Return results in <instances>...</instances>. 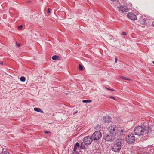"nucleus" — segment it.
I'll use <instances>...</instances> for the list:
<instances>
[{
    "label": "nucleus",
    "mask_w": 154,
    "mask_h": 154,
    "mask_svg": "<svg viewBox=\"0 0 154 154\" xmlns=\"http://www.w3.org/2000/svg\"><path fill=\"white\" fill-rule=\"evenodd\" d=\"M77 111H76V112H75V113H74V114H76V113H77Z\"/></svg>",
    "instance_id": "obj_31"
},
{
    "label": "nucleus",
    "mask_w": 154,
    "mask_h": 154,
    "mask_svg": "<svg viewBox=\"0 0 154 154\" xmlns=\"http://www.w3.org/2000/svg\"><path fill=\"white\" fill-rule=\"evenodd\" d=\"M2 154H9L8 152L7 151H5L2 152Z\"/></svg>",
    "instance_id": "obj_19"
},
{
    "label": "nucleus",
    "mask_w": 154,
    "mask_h": 154,
    "mask_svg": "<svg viewBox=\"0 0 154 154\" xmlns=\"http://www.w3.org/2000/svg\"><path fill=\"white\" fill-rule=\"evenodd\" d=\"M107 89H108V90H112V91L113 90L112 89H109V88H107Z\"/></svg>",
    "instance_id": "obj_29"
},
{
    "label": "nucleus",
    "mask_w": 154,
    "mask_h": 154,
    "mask_svg": "<svg viewBox=\"0 0 154 154\" xmlns=\"http://www.w3.org/2000/svg\"><path fill=\"white\" fill-rule=\"evenodd\" d=\"M26 78L23 76H22L20 78V80L23 82H24L25 81Z\"/></svg>",
    "instance_id": "obj_16"
},
{
    "label": "nucleus",
    "mask_w": 154,
    "mask_h": 154,
    "mask_svg": "<svg viewBox=\"0 0 154 154\" xmlns=\"http://www.w3.org/2000/svg\"><path fill=\"white\" fill-rule=\"evenodd\" d=\"M16 46L17 47H20V44L19 43H16Z\"/></svg>",
    "instance_id": "obj_24"
},
{
    "label": "nucleus",
    "mask_w": 154,
    "mask_h": 154,
    "mask_svg": "<svg viewBox=\"0 0 154 154\" xmlns=\"http://www.w3.org/2000/svg\"><path fill=\"white\" fill-rule=\"evenodd\" d=\"M127 16L128 18L132 20H135L137 19L136 15L132 13H128L127 14Z\"/></svg>",
    "instance_id": "obj_9"
},
{
    "label": "nucleus",
    "mask_w": 154,
    "mask_h": 154,
    "mask_svg": "<svg viewBox=\"0 0 154 154\" xmlns=\"http://www.w3.org/2000/svg\"><path fill=\"white\" fill-rule=\"evenodd\" d=\"M124 131L123 130H121V132L122 133H120V135H122L123 134V133L124 132Z\"/></svg>",
    "instance_id": "obj_22"
},
{
    "label": "nucleus",
    "mask_w": 154,
    "mask_h": 154,
    "mask_svg": "<svg viewBox=\"0 0 154 154\" xmlns=\"http://www.w3.org/2000/svg\"><path fill=\"white\" fill-rule=\"evenodd\" d=\"M23 27L22 26V25H20L18 26V28L20 29H21Z\"/></svg>",
    "instance_id": "obj_23"
},
{
    "label": "nucleus",
    "mask_w": 154,
    "mask_h": 154,
    "mask_svg": "<svg viewBox=\"0 0 154 154\" xmlns=\"http://www.w3.org/2000/svg\"><path fill=\"white\" fill-rule=\"evenodd\" d=\"M123 142L122 139H118L112 147V150L116 152H119L121 149V144Z\"/></svg>",
    "instance_id": "obj_2"
},
{
    "label": "nucleus",
    "mask_w": 154,
    "mask_h": 154,
    "mask_svg": "<svg viewBox=\"0 0 154 154\" xmlns=\"http://www.w3.org/2000/svg\"><path fill=\"white\" fill-rule=\"evenodd\" d=\"M101 137V133L100 131H96L93 133L91 137L93 140L95 142L98 143L100 142Z\"/></svg>",
    "instance_id": "obj_3"
},
{
    "label": "nucleus",
    "mask_w": 154,
    "mask_h": 154,
    "mask_svg": "<svg viewBox=\"0 0 154 154\" xmlns=\"http://www.w3.org/2000/svg\"><path fill=\"white\" fill-rule=\"evenodd\" d=\"M122 35H126V34L125 32H122Z\"/></svg>",
    "instance_id": "obj_25"
},
{
    "label": "nucleus",
    "mask_w": 154,
    "mask_h": 154,
    "mask_svg": "<svg viewBox=\"0 0 154 154\" xmlns=\"http://www.w3.org/2000/svg\"><path fill=\"white\" fill-rule=\"evenodd\" d=\"M85 144L83 143H82L80 145V148L82 149H84L86 148V147L85 146Z\"/></svg>",
    "instance_id": "obj_13"
},
{
    "label": "nucleus",
    "mask_w": 154,
    "mask_h": 154,
    "mask_svg": "<svg viewBox=\"0 0 154 154\" xmlns=\"http://www.w3.org/2000/svg\"><path fill=\"white\" fill-rule=\"evenodd\" d=\"M44 132L45 133V134H49V133H51V132H50V131H44Z\"/></svg>",
    "instance_id": "obj_20"
},
{
    "label": "nucleus",
    "mask_w": 154,
    "mask_h": 154,
    "mask_svg": "<svg viewBox=\"0 0 154 154\" xmlns=\"http://www.w3.org/2000/svg\"><path fill=\"white\" fill-rule=\"evenodd\" d=\"M135 140V137L134 134H130L128 135L126 138V141L129 144L133 143H134Z\"/></svg>",
    "instance_id": "obj_4"
},
{
    "label": "nucleus",
    "mask_w": 154,
    "mask_h": 154,
    "mask_svg": "<svg viewBox=\"0 0 154 154\" xmlns=\"http://www.w3.org/2000/svg\"><path fill=\"white\" fill-rule=\"evenodd\" d=\"M152 24L154 26V22H153L152 23Z\"/></svg>",
    "instance_id": "obj_30"
},
{
    "label": "nucleus",
    "mask_w": 154,
    "mask_h": 154,
    "mask_svg": "<svg viewBox=\"0 0 154 154\" xmlns=\"http://www.w3.org/2000/svg\"><path fill=\"white\" fill-rule=\"evenodd\" d=\"M47 13H50V10L49 8L48 10V11H47Z\"/></svg>",
    "instance_id": "obj_26"
},
{
    "label": "nucleus",
    "mask_w": 154,
    "mask_h": 154,
    "mask_svg": "<svg viewBox=\"0 0 154 154\" xmlns=\"http://www.w3.org/2000/svg\"><path fill=\"white\" fill-rule=\"evenodd\" d=\"M3 62L2 61H0V65H3Z\"/></svg>",
    "instance_id": "obj_28"
},
{
    "label": "nucleus",
    "mask_w": 154,
    "mask_h": 154,
    "mask_svg": "<svg viewBox=\"0 0 154 154\" xmlns=\"http://www.w3.org/2000/svg\"><path fill=\"white\" fill-rule=\"evenodd\" d=\"M146 124V125H143V127L142 126H138L135 128L134 130L135 134L140 136L142 135L144 132H145V134L149 133L151 129V127L147 123Z\"/></svg>",
    "instance_id": "obj_1"
},
{
    "label": "nucleus",
    "mask_w": 154,
    "mask_h": 154,
    "mask_svg": "<svg viewBox=\"0 0 154 154\" xmlns=\"http://www.w3.org/2000/svg\"><path fill=\"white\" fill-rule=\"evenodd\" d=\"M92 102V100H84L82 101V102L83 103H91Z\"/></svg>",
    "instance_id": "obj_14"
},
{
    "label": "nucleus",
    "mask_w": 154,
    "mask_h": 154,
    "mask_svg": "<svg viewBox=\"0 0 154 154\" xmlns=\"http://www.w3.org/2000/svg\"><path fill=\"white\" fill-rule=\"evenodd\" d=\"M152 63L154 64V61H152Z\"/></svg>",
    "instance_id": "obj_32"
},
{
    "label": "nucleus",
    "mask_w": 154,
    "mask_h": 154,
    "mask_svg": "<svg viewBox=\"0 0 154 154\" xmlns=\"http://www.w3.org/2000/svg\"><path fill=\"white\" fill-rule=\"evenodd\" d=\"M79 147L80 145L79 144L78 142H77L74 146V147L73 150V151L75 152L76 151L77 148H79Z\"/></svg>",
    "instance_id": "obj_11"
},
{
    "label": "nucleus",
    "mask_w": 154,
    "mask_h": 154,
    "mask_svg": "<svg viewBox=\"0 0 154 154\" xmlns=\"http://www.w3.org/2000/svg\"><path fill=\"white\" fill-rule=\"evenodd\" d=\"M117 129V127L114 125H110L108 128L110 133L114 134L116 133V131Z\"/></svg>",
    "instance_id": "obj_6"
},
{
    "label": "nucleus",
    "mask_w": 154,
    "mask_h": 154,
    "mask_svg": "<svg viewBox=\"0 0 154 154\" xmlns=\"http://www.w3.org/2000/svg\"><path fill=\"white\" fill-rule=\"evenodd\" d=\"M34 110L35 111L38 112H40L41 113H43V111L41 109L38 108H34Z\"/></svg>",
    "instance_id": "obj_12"
},
{
    "label": "nucleus",
    "mask_w": 154,
    "mask_h": 154,
    "mask_svg": "<svg viewBox=\"0 0 154 154\" xmlns=\"http://www.w3.org/2000/svg\"><path fill=\"white\" fill-rule=\"evenodd\" d=\"M58 58V57L57 55H54L52 57V59L54 60H56Z\"/></svg>",
    "instance_id": "obj_15"
},
{
    "label": "nucleus",
    "mask_w": 154,
    "mask_h": 154,
    "mask_svg": "<svg viewBox=\"0 0 154 154\" xmlns=\"http://www.w3.org/2000/svg\"><path fill=\"white\" fill-rule=\"evenodd\" d=\"M77 154H79V153L78 152V153H77Z\"/></svg>",
    "instance_id": "obj_33"
},
{
    "label": "nucleus",
    "mask_w": 154,
    "mask_h": 154,
    "mask_svg": "<svg viewBox=\"0 0 154 154\" xmlns=\"http://www.w3.org/2000/svg\"><path fill=\"white\" fill-rule=\"evenodd\" d=\"M79 69L81 71H82L83 70L82 66L80 64L79 66Z\"/></svg>",
    "instance_id": "obj_18"
},
{
    "label": "nucleus",
    "mask_w": 154,
    "mask_h": 154,
    "mask_svg": "<svg viewBox=\"0 0 154 154\" xmlns=\"http://www.w3.org/2000/svg\"><path fill=\"white\" fill-rule=\"evenodd\" d=\"M119 11V12L123 13L127 12L128 11L127 7L125 5H122L118 7Z\"/></svg>",
    "instance_id": "obj_8"
},
{
    "label": "nucleus",
    "mask_w": 154,
    "mask_h": 154,
    "mask_svg": "<svg viewBox=\"0 0 154 154\" xmlns=\"http://www.w3.org/2000/svg\"><path fill=\"white\" fill-rule=\"evenodd\" d=\"M112 119L109 116H106L103 117V121L105 123H108L111 121Z\"/></svg>",
    "instance_id": "obj_10"
},
{
    "label": "nucleus",
    "mask_w": 154,
    "mask_h": 154,
    "mask_svg": "<svg viewBox=\"0 0 154 154\" xmlns=\"http://www.w3.org/2000/svg\"><path fill=\"white\" fill-rule=\"evenodd\" d=\"M120 77L122 79H124V80H130V79L128 78H127L125 77H124L122 76H121Z\"/></svg>",
    "instance_id": "obj_17"
},
{
    "label": "nucleus",
    "mask_w": 154,
    "mask_h": 154,
    "mask_svg": "<svg viewBox=\"0 0 154 154\" xmlns=\"http://www.w3.org/2000/svg\"><path fill=\"white\" fill-rule=\"evenodd\" d=\"M93 141L92 139L90 136H86L84 137L83 142L85 145H89Z\"/></svg>",
    "instance_id": "obj_7"
},
{
    "label": "nucleus",
    "mask_w": 154,
    "mask_h": 154,
    "mask_svg": "<svg viewBox=\"0 0 154 154\" xmlns=\"http://www.w3.org/2000/svg\"><path fill=\"white\" fill-rule=\"evenodd\" d=\"M109 97L110 98L112 99H113L114 100H116L115 98L114 97H113V96H109Z\"/></svg>",
    "instance_id": "obj_21"
},
{
    "label": "nucleus",
    "mask_w": 154,
    "mask_h": 154,
    "mask_svg": "<svg viewBox=\"0 0 154 154\" xmlns=\"http://www.w3.org/2000/svg\"><path fill=\"white\" fill-rule=\"evenodd\" d=\"M105 140L107 141H112L114 139V134L110 133L109 134H105L103 135Z\"/></svg>",
    "instance_id": "obj_5"
},
{
    "label": "nucleus",
    "mask_w": 154,
    "mask_h": 154,
    "mask_svg": "<svg viewBox=\"0 0 154 154\" xmlns=\"http://www.w3.org/2000/svg\"><path fill=\"white\" fill-rule=\"evenodd\" d=\"M117 60H118V59H117V58H115V63H117Z\"/></svg>",
    "instance_id": "obj_27"
}]
</instances>
